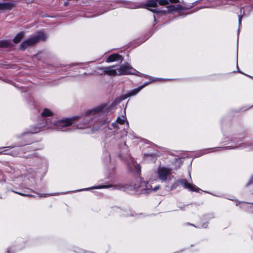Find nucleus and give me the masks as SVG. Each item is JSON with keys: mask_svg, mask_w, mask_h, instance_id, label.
Here are the masks:
<instances>
[{"mask_svg": "<svg viewBox=\"0 0 253 253\" xmlns=\"http://www.w3.org/2000/svg\"><path fill=\"white\" fill-rule=\"evenodd\" d=\"M46 38V36L43 32H39L35 36L24 41L20 45V48L24 50L28 46L33 45L37 42L44 40Z\"/></svg>", "mask_w": 253, "mask_h": 253, "instance_id": "nucleus-5", "label": "nucleus"}, {"mask_svg": "<svg viewBox=\"0 0 253 253\" xmlns=\"http://www.w3.org/2000/svg\"><path fill=\"white\" fill-rule=\"evenodd\" d=\"M251 211L253 212V204L250 205L249 206Z\"/></svg>", "mask_w": 253, "mask_h": 253, "instance_id": "nucleus-24", "label": "nucleus"}, {"mask_svg": "<svg viewBox=\"0 0 253 253\" xmlns=\"http://www.w3.org/2000/svg\"><path fill=\"white\" fill-rule=\"evenodd\" d=\"M251 149H253V147H251Z\"/></svg>", "mask_w": 253, "mask_h": 253, "instance_id": "nucleus-32", "label": "nucleus"}, {"mask_svg": "<svg viewBox=\"0 0 253 253\" xmlns=\"http://www.w3.org/2000/svg\"><path fill=\"white\" fill-rule=\"evenodd\" d=\"M53 114V112L50 110L45 108L43 109L42 113V116L43 117H48L51 116Z\"/></svg>", "mask_w": 253, "mask_h": 253, "instance_id": "nucleus-16", "label": "nucleus"}, {"mask_svg": "<svg viewBox=\"0 0 253 253\" xmlns=\"http://www.w3.org/2000/svg\"><path fill=\"white\" fill-rule=\"evenodd\" d=\"M111 186L110 185H101V186H97V187H92V188H94V189H99V188H109V187H111ZM90 189L91 188H90Z\"/></svg>", "mask_w": 253, "mask_h": 253, "instance_id": "nucleus-18", "label": "nucleus"}, {"mask_svg": "<svg viewBox=\"0 0 253 253\" xmlns=\"http://www.w3.org/2000/svg\"><path fill=\"white\" fill-rule=\"evenodd\" d=\"M251 180H253V176L251 177Z\"/></svg>", "mask_w": 253, "mask_h": 253, "instance_id": "nucleus-31", "label": "nucleus"}, {"mask_svg": "<svg viewBox=\"0 0 253 253\" xmlns=\"http://www.w3.org/2000/svg\"><path fill=\"white\" fill-rule=\"evenodd\" d=\"M116 188H118V189H121V188L120 186H116Z\"/></svg>", "mask_w": 253, "mask_h": 253, "instance_id": "nucleus-29", "label": "nucleus"}, {"mask_svg": "<svg viewBox=\"0 0 253 253\" xmlns=\"http://www.w3.org/2000/svg\"><path fill=\"white\" fill-rule=\"evenodd\" d=\"M149 84V83H146L144 84L143 85L140 86L137 88H135L130 91L127 94H125L122 97V100H124L126 99V98L133 96L137 94L142 88H143L145 86H147Z\"/></svg>", "mask_w": 253, "mask_h": 253, "instance_id": "nucleus-9", "label": "nucleus"}, {"mask_svg": "<svg viewBox=\"0 0 253 253\" xmlns=\"http://www.w3.org/2000/svg\"><path fill=\"white\" fill-rule=\"evenodd\" d=\"M205 153H209L210 152L209 149L206 150H205Z\"/></svg>", "mask_w": 253, "mask_h": 253, "instance_id": "nucleus-27", "label": "nucleus"}, {"mask_svg": "<svg viewBox=\"0 0 253 253\" xmlns=\"http://www.w3.org/2000/svg\"><path fill=\"white\" fill-rule=\"evenodd\" d=\"M80 118L79 116H73L71 118H65L58 120H44V123L40 124V126L34 129H31L28 133H36L41 131V128L51 129L58 131H68L70 129L66 128L74 124Z\"/></svg>", "mask_w": 253, "mask_h": 253, "instance_id": "nucleus-1", "label": "nucleus"}, {"mask_svg": "<svg viewBox=\"0 0 253 253\" xmlns=\"http://www.w3.org/2000/svg\"><path fill=\"white\" fill-rule=\"evenodd\" d=\"M169 2L177 3L180 2V1L179 0H149L146 3V6L148 9L152 11L153 12L157 13L158 12V11H157L156 9H150V7H156L158 3H159L160 5H165L168 4Z\"/></svg>", "mask_w": 253, "mask_h": 253, "instance_id": "nucleus-6", "label": "nucleus"}, {"mask_svg": "<svg viewBox=\"0 0 253 253\" xmlns=\"http://www.w3.org/2000/svg\"><path fill=\"white\" fill-rule=\"evenodd\" d=\"M122 59V56L118 54H113L110 55L106 60L107 62H112Z\"/></svg>", "mask_w": 253, "mask_h": 253, "instance_id": "nucleus-13", "label": "nucleus"}, {"mask_svg": "<svg viewBox=\"0 0 253 253\" xmlns=\"http://www.w3.org/2000/svg\"><path fill=\"white\" fill-rule=\"evenodd\" d=\"M118 76L134 74L135 70L128 63L117 68Z\"/></svg>", "mask_w": 253, "mask_h": 253, "instance_id": "nucleus-7", "label": "nucleus"}, {"mask_svg": "<svg viewBox=\"0 0 253 253\" xmlns=\"http://www.w3.org/2000/svg\"><path fill=\"white\" fill-rule=\"evenodd\" d=\"M175 186L174 185H172L171 187H170V190H172V189H173L174 188H175Z\"/></svg>", "mask_w": 253, "mask_h": 253, "instance_id": "nucleus-25", "label": "nucleus"}, {"mask_svg": "<svg viewBox=\"0 0 253 253\" xmlns=\"http://www.w3.org/2000/svg\"><path fill=\"white\" fill-rule=\"evenodd\" d=\"M151 180H150L147 183L143 181L141 183L139 187L136 186L135 184H132L126 185L125 187V190L127 191H138L137 189L140 188V190L142 192L144 193H149L152 190L157 191L160 189V186L159 185L156 186L153 188L152 186L151 185Z\"/></svg>", "mask_w": 253, "mask_h": 253, "instance_id": "nucleus-3", "label": "nucleus"}, {"mask_svg": "<svg viewBox=\"0 0 253 253\" xmlns=\"http://www.w3.org/2000/svg\"><path fill=\"white\" fill-rule=\"evenodd\" d=\"M0 46L2 47H6L8 46V43L6 42L2 41L0 42Z\"/></svg>", "mask_w": 253, "mask_h": 253, "instance_id": "nucleus-20", "label": "nucleus"}, {"mask_svg": "<svg viewBox=\"0 0 253 253\" xmlns=\"http://www.w3.org/2000/svg\"><path fill=\"white\" fill-rule=\"evenodd\" d=\"M24 36V33L23 32H20L18 33L13 39V42L15 43H17L20 42Z\"/></svg>", "mask_w": 253, "mask_h": 253, "instance_id": "nucleus-15", "label": "nucleus"}, {"mask_svg": "<svg viewBox=\"0 0 253 253\" xmlns=\"http://www.w3.org/2000/svg\"><path fill=\"white\" fill-rule=\"evenodd\" d=\"M167 11L169 12H178L180 14L181 11L183 10L187 9L184 7L182 6L181 5H178L177 6L174 5H169L167 7Z\"/></svg>", "mask_w": 253, "mask_h": 253, "instance_id": "nucleus-11", "label": "nucleus"}, {"mask_svg": "<svg viewBox=\"0 0 253 253\" xmlns=\"http://www.w3.org/2000/svg\"><path fill=\"white\" fill-rule=\"evenodd\" d=\"M171 169L165 167H160L157 171L158 178L163 182L166 183V186L168 187L170 182L173 179V176L171 175Z\"/></svg>", "mask_w": 253, "mask_h": 253, "instance_id": "nucleus-4", "label": "nucleus"}, {"mask_svg": "<svg viewBox=\"0 0 253 253\" xmlns=\"http://www.w3.org/2000/svg\"><path fill=\"white\" fill-rule=\"evenodd\" d=\"M126 121V119L125 116H123L122 118L119 117H118L116 121L112 124V126L114 128H118L119 124L123 125Z\"/></svg>", "mask_w": 253, "mask_h": 253, "instance_id": "nucleus-12", "label": "nucleus"}, {"mask_svg": "<svg viewBox=\"0 0 253 253\" xmlns=\"http://www.w3.org/2000/svg\"><path fill=\"white\" fill-rule=\"evenodd\" d=\"M16 193L20 195L24 196H31V195H29V194H24V193H19V192H16Z\"/></svg>", "mask_w": 253, "mask_h": 253, "instance_id": "nucleus-21", "label": "nucleus"}, {"mask_svg": "<svg viewBox=\"0 0 253 253\" xmlns=\"http://www.w3.org/2000/svg\"><path fill=\"white\" fill-rule=\"evenodd\" d=\"M115 67L116 66H109L103 68L101 69L105 74L111 76H118V71L117 69H115Z\"/></svg>", "mask_w": 253, "mask_h": 253, "instance_id": "nucleus-10", "label": "nucleus"}, {"mask_svg": "<svg viewBox=\"0 0 253 253\" xmlns=\"http://www.w3.org/2000/svg\"><path fill=\"white\" fill-rule=\"evenodd\" d=\"M97 128H96V127H93L92 128L90 129H89L88 131H87V132H89L90 131H93V130H97Z\"/></svg>", "mask_w": 253, "mask_h": 253, "instance_id": "nucleus-22", "label": "nucleus"}, {"mask_svg": "<svg viewBox=\"0 0 253 253\" xmlns=\"http://www.w3.org/2000/svg\"><path fill=\"white\" fill-rule=\"evenodd\" d=\"M5 148V147H0V150H1V149H4Z\"/></svg>", "mask_w": 253, "mask_h": 253, "instance_id": "nucleus-30", "label": "nucleus"}, {"mask_svg": "<svg viewBox=\"0 0 253 253\" xmlns=\"http://www.w3.org/2000/svg\"><path fill=\"white\" fill-rule=\"evenodd\" d=\"M241 147H244V148H247V147H251V144L250 143H246L244 144L243 145H240V146H234V147H232V148H231L230 149H234V148Z\"/></svg>", "mask_w": 253, "mask_h": 253, "instance_id": "nucleus-17", "label": "nucleus"}, {"mask_svg": "<svg viewBox=\"0 0 253 253\" xmlns=\"http://www.w3.org/2000/svg\"><path fill=\"white\" fill-rule=\"evenodd\" d=\"M46 196H48V194H43V195H41L40 197H46Z\"/></svg>", "mask_w": 253, "mask_h": 253, "instance_id": "nucleus-26", "label": "nucleus"}, {"mask_svg": "<svg viewBox=\"0 0 253 253\" xmlns=\"http://www.w3.org/2000/svg\"><path fill=\"white\" fill-rule=\"evenodd\" d=\"M108 111L106 104H101L98 106L93 108L92 109L87 111L84 115V122L83 124H79L77 126L78 129L90 128L91 125L90 122H87L89 119L93 117L104 113Z\"/></svg>", "mask_w": 253, "mask_h": 253, "instance_id": "nucleus-2", "label": "nucleus"}, {"mask_svg": "<svg viewBox=\"0 0 253 253\" xmlns=\"http://www.w3.org/2000/svg\"><path fill=\"white\" fill-rule=\"evenodd\" d=\"M13 5L9 2H0V10H10L12 8Z\"/></svg>", "mask_w": 253, "mask_h": 253, "instance_id": "nucleus-14", "label": "nucleus"}, {"mask_svg": "<svg viewBox=\"0 0 253 253\" xmlns=\"http://www.w3.org/2000/svg\"><path fill=\"white\" fill-rule=\"evenodd\" d=\"M148 78L150 80V82H156V81H161V80H164V79H162L154 78H152V77H149Z\"/></svg>", "mask_w": 253, "mask_h": 253, "instance_id": "nucleus-19", "label": "nucleus"}, {"mask_svg": "<svg viewBox=\"0 0 253 253\" xmlns=\"http://www.w3.org/2000/svg\"><path fill=\"white\" fill-rule=\"evenodd\" d=\"M89 188H86V189H82V190H80L79 191H82V190H88Z\"/></svg>", "mask_w": 253, "mask_h": 253, "instance_id": "nucleus-28", "label": "nucleus"}, {"mask_svg": "<svg viewBox=\"0 0 253 253\" xmlns=\"http://www.w3.org/2000/svg\"><path fill=\"white\" fill-rule=\"evenodd\" d=\"M241 21H242V16H240V15H239V25H240V24H241Z\"/></svg>", "mask_w": 253, "mask_h": 253, "instance_id": "nucleus-23", "label": "nucleus"}, {"mask_svg": "<svg viewBox=\"0 0 253 253\" xmlns=\"http://www.w3.org/2000/svg\"><path fill=\"white\" fill-rule=\"evenodd\" d=\"M179 182L184 188L188 189L191 191L198 192L200 190V189L196 185L188 182L186 179H181Z\"/></svg>", "mask_w": 253, "mask_h": 253, "instance_id": "nucleus-8", "label": "nucleus"}]
</instances>
